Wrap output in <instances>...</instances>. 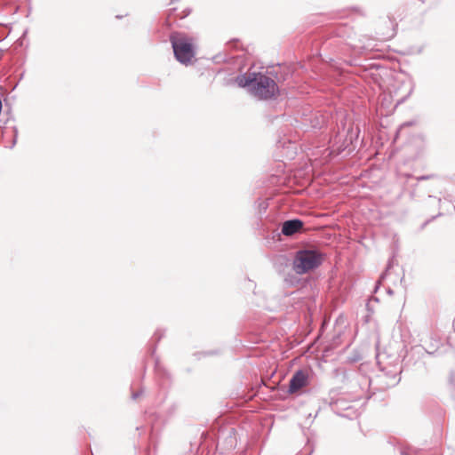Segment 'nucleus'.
Masks as SVG:
<instances>
[{
	"instance_id": "1",
	"label": "nucleus",
	"mask_w": 455,
	"mask_h": 455,
	"mask_svg": "<svg viewBox=\"0 0 455 455\" xmlns=\"http://www.w3.org/2000/svg\"><path fill=\"white\" fill-rule=\"evenodd\" d=\"M239 87H247L251 95L259 100H272L279 93L274 79L262 73L248 72L236 76Z\"/></svg>"
},
{
	"instance_id": "2",
	"label": "nucleus",
	"mask_w": 455,
	"mask_h": 455,
	"mask_svg": "<svg viewBox=\"0 0 455 455\" xmlns=\"http://www.w3.org/2000/svg\"><path fill=\"white\" fill-rule=\"evenodd\" d=\"M323 260V254L317 250H299L293 259V269L297 274L303 275L317 268Z\"/></svg>"
},
{
	"instance_id": "3",
	"label": "nucleus",
	"mask_w": 455,
	"mask_h": 455,
	"mask_svg": "<svg viewBox=\"0 0 455 455\" xmlns=\"http://www.w3.org/2000/svg\"><path fill=\"white\" fill-rule=\"evenodd\" d=\"M170 41L176 60L184 65L190 64L196 52L189 39L180 33H172Z\"/></svg>"
},
{
	"instance_id": "4",
	"label": "nucleus",
	"mask_w": 455,
	"mask_h": 455,
	"mask_svg": "<svg viewBox=\"0 0 455 455\" xmlns=\"http://www.w3.org/2000/svg\"><path fill=\"white\" fill-rule=\"evenodd\" d=\"M308 381V375L303 370L297 371L290 380L289 393L293 394L300 388L306 387Z\"/></svg>"
},
{
	"instance_id": "5",
	"label": "nucleus",
	"mask_w": 455,
	"mask_h": 455,
	"mask_svg": "<svg viewBox=\"0 0 455 455\" xmlns=\"http://www.w3.org/2000/svg\"><path fill=\"white\" fill-rule=\"evenodd\" d=\"M302 228V220L299 219L289 220L283 223L282 233L286 236H291L299 232Z\"/></svg>"
},
{
	"instance_id": "6",
	"label": "nucleus",
	"mask_w": 455,
	"mask_h": 455,
	"mask_svg": "<svg viewBox=\"0 0 455 455\" xmlns=\"http://www.w3.org/2000/svg\"><path fill=\"white\" fill-rule=\"evenodd\" d=\"M401 455H415L410 448L403 449L401 451Z\"/></svg>"
},
{
	"instance_id": "7",
	"label": "nucleus",
	"mask_w": 455,
	"mask_h": 455,
	"mask_svg": "<svg viewBox=\"0 0 455 455\" xmlns=\"http://www.w3.org/2000/svg\"><path fill=\"white\" fill-rule=\"evenodd\" d=\"M17 136H18V131L16 128H14V139H13V142H12V148L14 147V145L16 144V141H17Z\"/></svg>"
},
{
	"instance_id": "8",
	"label": "nucleus",
	"mask_w": 455,
	"mask_h": 455,
	"mask_svg": "<svg viewBox=\"0 0 455 455\" xmlns=\"http://www.w3.org/2000/svg\"><path fill=\"white\" fill-rule=\"evenodd\" d=\"M348 144H346L342 147H339L337 150H338V153H341L342 151H344L347 148Z\"/></svg>"
},
{
	"instance_id": "9",
	"label": "nucleus",
	"mask_w": 455,
	"mask_h": 455,
	"mask_svg": "<svg viewBox=\"0 0 455 455\" xmlns=\"http://www.w3.org/2000/svg\"><path fill=\"white\" fill-rule=\"evenodd\" d=\"M140 395V392H135L132 394V397L133 400L137 399Z\"/></svg>"
},
{
	"instance_id": "10",
	"label": "nucleus",
	"mask_w": 455,
	"mask_h": 455,
	"mask_svg": "<svg viewBox=\"0 0 455 455\" xmlns=\"http://www.w3.org/2000/svg\"><path fill=\"white\" fill-rule=\"evenodd\" d=\"M427 179H429L428 176H421V177L417 178L418 180H427Z\"/></svg>"
},
{
	"instance_id": "11",
	"label": "nucleus",
	"mask_w": 455,
	"mask_h": 455,
	"mask_svg": "<svg viewBox=\"0 0 455 455\" xmlns=\"http://www.w3.org/2000/svg\"><path fill=\"white\" fill-rule=\"evenodd\" d=\"M352 138H353V134H351L349 137L350 143H352Z\"/></svg>"
},
{
	"instance_id": "12",
	"label": "nucleus",
	"mask_w": 455,
	"mask_h": 455,
	"mask_svg": "<svg viewBox=\"0 0 455 455\" xmlns=\"http://www.w3.org/2000/svg\"><path fill=\"white\" fill-rule=\"evenodd\" d=\"M358 133H359V130H358V129H356V133H355V136H356V137H357Z\"/></svg>"
},
{
	"instance_id": "13",
	"label": "nucleus",
	"mask_w": 455,
	"mask_h": 455,
	"mask_svg": "<svg viewBox=\"0 0 455 455\" xmlns=\"http://www.w3.org/2000/svg\"><path fill=\"white\" fill-rule=\"evenodd\" d=\"M379 289V285L377 284L375 287V291Z\"/></svg>"
}]
</instances>
